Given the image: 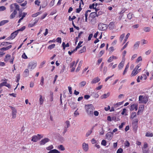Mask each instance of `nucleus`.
<instances>
[{
    "label": "nucleus",
    "mask_w": 153,
    "mask_h": 153,
    "mask_svg": "<svg viewBox=\"0 0 153 153\" xmlns=\"http://www.w3.org/2000/svg\"><path fill=\"white\" fill-rule=\"evenodd\" d=\"M58 148L61 150V151H64L65 150V148L62 145H60L58 146Z\"/></svg>",
    "instance_id": "nucleus-30"
},
{
    "label": "nucleus",
    "mask_w": 153,
    "mask_h": 153,
    "mask_svg": "<svg viewBox=\"0 0 153 153\" xmlns=\"http://www.w3.org/2000/svg\"><path fill=\"white\" fill-rule=\"evenodd\" d=\"M136 113L135 112H132L131 114V116L130 117V118L131 119H133L134 117H136Z\"/></svg>",
    "instance_id": "nucleus-28"
},
{
    "label": "nucleus",
    "mask_w": 153,
    "mask_h": 153,
    "mask_svg": "<svg viewBox=\"0 0 153 153\" xmlns=\"http://www.w3.org/2000/svg\"><path fill=\"white\" fill-rule=\"evenodd\" d=\"M83 43L82 41H80L78 43L77 46H76L77 47H78V48H79L82 46L81 45Z\"/></svg>",
    "instance_id": "nucleus-60"
},
{
    "label": "nucleus",
    "mask_w": 153,
    "mask_h": 153,
    "mask_svg": "<svg viewBox=\"0 0 153 153\" xmlns=\"http://www.w3.org/2000/svg\"><path fill=\"white\" fill-rule=\"evenodd\" d=\"M24 74L26 77L27 76L29 75V71L27 69H26L24 72Z\"/></svg>",
    "instance_id": "nucleus-22"
},
{
    "label": "nucleus",
    "mask_w": 153,
    "mask_h": 153,
    "mask_svg": "<svg viewBox=\"0 0 153 153\" xmlns=\"http://www.w3.org/2000/svg\"><path fill=\"white\" fill-rule=\"evenodd\" d=\"M138 121V119H135L133 120V124L135 125H137Z\"/></svg>",
    "instance_id": "nucleus-44"
},
{
    "label": "nucleus",
    "mask_w": 153,
    "mask_h": 153,
    "mask_svg": "<svg viewBox=\"0 0 153 153\" xmlns=\"http://www.w3.org/2000/svg\"><path fill=\"white\" fill-rule=\"evenodd\" d=\"M143 30L146 32H149L151 30V29L149 27H146L143 28Z\"/></svg>",
    "instance_id": "nucleus-27"
},
{
    "label": "nucleus",
    "mask_w": 153,
    "mask_h": 153,
    "mask_svg": "<svg viewBox=\"0 0 153 153\" xmlns=\"http://www.w3.org/2000/svg\"><path fill=\"white\" fill-rule=\"evenodd\" d=\"M86 51V48L85 46H84L79 51L80 53H82L83 52H84L85 51Z\"/></svg>",
    "instance_id": "nucleus-33"
},
{
    "label": "nucleus",
    "mask_w": 153,
    "mask_h": 153,
    "mask_svg": "<svg viewBox=\"0 0 153 153\" xmlns=\"http://www.w3.org/2000/svg\"><path fill=\"white\" fill-rule=\"evenodd\" d=\"M9 22L8 20H4L0 22V26H2Z\"/></svg>",
    "instance_id": "nucleus-21"
},
{
    "label": "nucleus",
    "mask_w": 153,
    "mask_h": 153,
    "mask_svg": "<svg viewBox=\"0 0 153 153\" xmlns=\"http://www.w3.org/2000/svg\"><path fill=\"white\" fill-rule=\"evenodd\" d=\"M90 97V96L88 95H85L84 96V98L86 100H88Z\"/></svg>",
    "instance_id": "nucleus-61"
},
{
    "label": "nucleus",
    "mask_w": 153,
    "mask_h": 153,
    "mask_svg": "<svg viewBox=\"0 0 153 153\" xmlns=\"http://www.w3.org/2000/svg\"><path fill=\"white\" fill-rule=\"evenodd\" d=\"M7 42H2L1 44V45H3V46H6L7 45Z\"/></svg>",
    "instance_id": "nucleus-57"
},
{
    "label": "nucleus",
    "mask_w": 153,
    "mask_h": 153,
    "mask_svg": "<svg viewBox=\"0 0 153 153\" xmlns=\"http://www.w3.org/2000/svg\"><path fill=\"white\" fill-rule=\"evenodd\" d=\"M125 36V33H123L120 36V42H122Z\"/></svg>",
    "instance_id": "nucleus-35"
},
{
    "label": "nucleus",
    "mask_w": 153,
    "mask_h": 153,
    "mask_svg": "<svg viewBox=\"0 0 153 153\" xmlns=\"http://www.w3.org/2000/svg\"><path fill=\"white\" fill-rule=\"evenodd\" d=\"M66 124V125L67 126L65 127V128H68L70 126V122L69 121H67L65 122Z\"/></svg>",
    "instance_id": "nucleus-45"
},
{
    "label": "nucleus",
    "mask_w": 153,
    "mask_h": 153,
    "mask_svg": "<svg viewBox=\"0 0 153 153\" xmlns=\"http://www.w3.org/2000/svg\"><path fill=\"white\" fill-rule=\"evenodd\" d=\"M133 14H131L130 13H128L127 15V17L128 18L130 19L132 18V15Z\"/></svg>",
    "instance_id": "nucleus-54"
},
{
    "label": "nucleus",
    "mask_w": 153,
    "mask_h": 153,
    "mask_svg": "<svg viewBox=\"0 0 153 153\" xmlns=\"http://www.w3.org/2000/svg\"><path fill=\"white\" fill-rule=\"evenodd\" d=\"M142 60V58L141 56H139L137 59L136 61V62L138 63L139 62L141 61Z\"/></svg>",
    "instance_id": "nucleus-48"
},
{
    "label": "nucleus",
    "mask_w": 153,
    "mask_h": 153,
    "mask_svg": "<svg viewBox=\"0 0 153 153\" xmlns=\"http://www.w3.org/2000/svg\"><path fill=\"white\" fill-rule=\"evenodd\" d=\"M62 46L63 47V49L65 50L66 47H69V45L68 43H67L66 44H65V43L64 42H63Z\"/></svg>",
    "instance_id": "nucleus-19"
},
{
    "label": "nucleus",
    "mask_w": 153,
    "mask_h": 153,
    "mask_svg": "<svg viewBox=\"0 0 153 153\" xmlns=\"http://www.w3.org/2000/svg\"><path fill=\"white\" fill-rule=\"evenodd\" d=\"M143 153H149V151L148 149H145L142 150Z\"/></svg>",
    "instance_id": "nucleus-64"
},
{
    "label": "nucleus",
    "mask_w": 153,
    "mask_h": 153,
    "mask_svg": "<svg viewBox=\"0 0 153 153\" xmlns=\"http://www.w3.org/2000/svg\"><path fill=\"white\" fill-rule=\"evenodd\" d=\"M82 10V8L81 7V2H80L79 3V8L76 9V13H79Z\"/></svg>",
    "instance_id": "nucleus-26"
},
{
    "label": "nucleus",
    "mask_w": 153,
    "mask_h": 153,
    "mask_svg": "<svg viewBox=\"0 0 153 153\" xmlns=\"http://www.w3.org/2000/svg\"><path fill=\"white\" fill-rule=\"evenodd\" d=\"M140 44V42H136L134 45V49H137L138 48L139 44Z\"/></svg>",
    "instance_id": "nucleus-20"
},
{
    "label": "nucleus",
    "mask_w": 153,
    "mask_h": 153,
    "mask_svg": "<svg viewBox=\"0 0 153 153\" xmlns=\"http://www.w3.org/2000/svg\"><path fill=\"white\" fill-rule=\"evenodd\" d=\"M47 15L48 14L47 13H45L41 17L40 19L42 20L43 19L46 17Z\"/></svg>",
    "instance_id": "nucleus-56"
},
{
    "label": "nucleus",
    "mask_w": 153,
    "mask_h": 153,
    "mask_svg": "<svg viewBox=\"0 0 153 153\" xmlns=\"http://www.w3.org/2000/svg\"><path fill=\"white\" fill-rule=\"evenodd\" d=\"M76 18V17L75 16H73L72 17V18H71V17L70 16H69V17L68 19L69 21H71V20H73L74 19Z\"/></svg>",
    "instance_id": "nucleus-55"
},
{
    "label": "nucleus",
    "mask_w": 153,
    "mask_h": 153,
    "mask_svg": "<svg viewBox=\"0 0 153 153\" xmlns=\"http://www.w3.org/2000/svg\"><path fill=\"white\" fill-rule=\"evenodd\" d=\"M10 12L13 11L10 16V18L13 19L15 17V15L17 14V10H19V6L17 3H15L11 4L10 6Z\"/></svg>",
    "instance_id": "nucleus-1"
},
{
    "label": "nucleus",
    "mask_w": 153,
    "mask_h": 153,
    "mask_svg": "<svg viewBox=\"0 0 153 153\" xmlns=\"http://www.w3.org/2000/svg\"><path fill=\"white\" fill-rule=\"evenodd\" d=\"M40 3V1H39L38 0H37L35 1V3L38 6H39V4Z\"/></svg>",
    "instance_id": "nucleus-63"
},
{
    "label": "nucleus",
    "mask_w": 153,
    "mask_h": 153,
    "mask_svg": "<svg viewBox=\"0 0 153 153\" xmlns=\"http://www.w3.org/2000/svg\"><path fill=\"white\" fill-rule=\"evenodd\" d=\"M113 136V132H108L106 134V139L108 140H110L112 138Z\"/></svg>",
    "instance_id": "nucleus-7"
},
{
    "label": "nucleus",
    "mask_w": 153,
    "mask_h": 153,
    "mask_svg": "<svg viewBox=\"0 0 153 153\" xmlns=\"http://www.w3.org/2000/svg\"><path fill=\"white\" fill-rule=\"evenodd\" d=\"M90 16L92 18H94L96 16H97V13L96 12H92L90 14Z\"/></svg>",
    "instance_id": "nucleus-17"
},
{
    "label": "nucleus",
    "mask_w": 153,
    "mask_h": 153,
    "mask_svg": "<svg viewBox=\"0 0 153 153\" xmlns=\"http://www.w3.org/2000/svg\"><path fill=\"white\" fill-rule=\"evenodd\" d=\"M6 9V7L4 6H1L0 7V11H1L5 10Z\"/></svg>",
    "instance_id": "nucleus-47"
},
{
    "label": "nucleus",
    "mask_w": 153,
    "mask_h": 153,
    "mask_svg": "<svg viewBox=\"0 0 153 153\" xmlns=\"http://www.w3.org/2000/svg\"><path fill=\"white\" fill-rule=\"evenodd\" d=\"M106 141L105 140H102L101 142V144L104 146H105L106 145Z\"/></svg>",
    "instance_id": "nucleus-49"
},
{
    "label": "nucleus",
    "mask_w": 153,
    "mask_h": 153,
    "mask_svg": "<svg viewBox=\"0 0 153 153\" xmlns=\"http://www.w3.org/2000/svg\"><path fill=\"white\" fill-rule=\"evenodd\" d=\"M86 83V82L85 81H83L81 82L79 84L81 87H82L84 86Z\"/></svg>",
    "instance_id": "nucleus-29"
},
{
    "label": "nucleus",
    "mask_w": 153,
    "mask_h": 153,
    "mask_svg": "<svg viewBox=\"0 0 153 153\" xmlns=\"http://www.w3.org/2000/svg\"><path fill=\"white\" fill-rule=\"evenodd\" d=\"M12 47V45H9V46H7L6 47H3V48H2L0 49V51H7V50H9V49H10V48Z\"/></svg>",
    "instance_id": "nucleus-15"
},
{
    "label": "nucleus",
    "mask_w": 153,
    "mask_h": 153,
    "mask_svg": "<svg viewBox=\"0 0 153 153\" xmlns=\"http://www.w3.org/2000/svg\"><path fill=\"white\" fill-rule=\"evenodd\" d=\"M110 94V93H109L107 94H104L103 95H102L101 97L102 99L106 98L109 96Z\"/></svg>",
    "instance_id": "nucleus-25"
},
{
    "label": "nucleus",
    "mask_w": 153,
    "mask_h": 153,
    "mask_svg": "<svg viewBox=\"0 0 153 153\" xmlns=\"http://www.w3.org/2000/svg\"><path fill=\"white\" fill-rule=\"evenodd\" d=\"M125 146L128 147L129 146L130 143L128 141H126L124 143Z\"/></svg>",
    "instance_id": "nucleus-40"
},
{
    "label": "nucleus",
    "mask_w": 153,
    "mask_h": 153,
    "mask_svg": "<svg viewBox=\"0 0 153 153\" xmlns=\"http://www.w3.org/2000/svg\"><path fill=\"white\" fill-rule=\"evenodd\" d=\"M100 80V79L98 77H96L93 79L91 81V83L92 84L96 83L98 82Z\"/></svg>",
    "instance_id": "nucleus-10"
},
{
    "label": "nucleus",
    "mask_w": 153,
    "mask_h": 153,
    "mask_svg": "<svg viewBox=\"0 0 153 153\" xmlns=\"http://www.w3.org/2000/svg\"><path fill=\"white\" fill-rule=\"evenodd\" d=\"M94 115L95 116H97L99 115V113L97 111H94V112H93Z\"/></svg>",
    "instance_id": "nucleus-62"
},
{
    "label": "nucleus",
    "mask_w": 153,
    "mask_h": 153,
    "mask_svg": "<svg viewBox=\"0 0 153 153\" xmlns=\"http://www.w3.org/2000/svg\"><path fill=\"white\" fill-rule=\"evenodd\" d=\"M144 107V105H142L140 107H139V108L138 111H139V112L142 111L143 110Z\"/></svg>",
    "instance_id": "nucleus-41"
},
{
    "label": "nucleus",
    "mask_w": 153,
    "mask_h": 153,
    "mask_svg": "<svg viewBox=\"0 0 153 153\" xmlns=\"http://www.w3.org/2000/svg\"><path fill=\"white\" fill-rule=\"evenodd\" d=\"M148 100V97L146 96L140 95L139 97V103L146 104Z\"/></svg>",
    "instance_id": "nucleus-3"
},
{
    "label": "nucleus",
    "mask_w": 153,
    "mask_h": 153,
    "mask_svg": "<svg viewBox=\"0 0 153 153\" xmlns=\"http://www.w3.org/2000/svg\"><path fill=\"white\" fill-rule=\"evenodd\" d=\"M18 33L17 31L16 30L11 34L10 36L11 37H12V39H14L15 37L17 35Z\"/></svg>",
    "instance_id": "nucleus-12"
},
{
    "label": "nucleus",
    "mask_w": 153,
    "mask_h": 153,
    "mask_svg": "<svg viewBox=\"0 0 153 153\" xmlns=\"http://www.w3.org/2000/svg\"><path fill=\"white\" fill-rule=\"evenodd\" d=\"M16 82L18 83L19 80L20 79V75L19 74H18L16 76Z\"/></svg>",
    "instance_id": "nucleus-37"
},
{
    "label": "nucleus",
    "mask_w": 153,
    "mask_h": 153,
    "mask_svg": "<svg viewBox=\"0 0 153 153\" xmlns=\"http://www.w3.org/2000/svg\"><path fill=\"white\" fill-rule=\"evenodd\" d=\"M11 57L10 55L9 54H7L6 56L5 57L4 59V61L5 62H7L8 60L10 59Z\"/></svg>",
    "instance_id": "nucleus-18"
},
{
    "label": "nucleus",
    "mask_w": 153,
    "mask_h": 153,
    "mask_svg": "<svg viewBox=\"0 0 153 153\" xmlns=\"http://www.w3.org/2000/svg\"><path fill=\"white\" fill-rule=\"evenodd\" d=\"M37 65V62L35 61H32L29 63L28 68L31 71L34 69Z\"/></svg>",
    "instance_id": "nucleus-4"
},
{
    "label": "nucleus",
    "mask_w": 153,
    "mask_h": 153,
    "mask_svg": "<svg viewBox=\"0 0 153 153\" xmlns=\"http://www.w3.org/2000/svg\"><path fill=\"white\" fill-rule=\"evenodd\" d=\"M22 57L24 59H27V56L26 55L25 53H24L22 55Z\"/></svg>",
    "instance_id": "nucleus-58"
},
{
    "label": "nucleus",
    "mask_w": 153,
    "mask_h": 153,
    "mask_svg": "<svg viewBox=\"0 0 153 153\" xmlns=\"http://www.w3.org/2000/svg\"><path fill=\"white\" fill-rule=\"evenodd\" d=\"M146 137H152L153 136V134L152 133L147 132L146 133Z\"/></svg>",
    "instance_id": "nucleus-32"
},
{
    "label": "nucleus",
    "mask_w": 153,
    "mask_h": 153,
    "mask_svg": "<svg viewBox=\"0 0 153 153\" xmlns=\"http://www.w3.org/2000/svg\"><path fill=\"white\" fill-rule=\"evenodd\" d=\"M7 80V79H5L4 80V81H4L1 83L2 86H6V84H7V82H6Z\"/></svg>",
    "instance_id": "nucleus-46"
},
{
    "label": "nucleus",
    "mask_w": 153,
    "mask_h": 153,
    "mask_svg": "<svg viewBox=\"0 0 153 153\" xmlns=\"http://www.w3.org/2000/svg\"><path fill=\"white\" fill-rule=\"evenodd\" d=\"M25 26H23L22 27L20 28V29L16 30V31H17V32L18 33L19 31H23L24 30L25 28Z\"/></svg>",
    "instance_id": "nucleus-39"
},
{
    "label": "nucleus",
    "mask_w": 153,
    "mask_h": 153,
    "mask_svg": "<svg viewBox=\"0 0 153 153\" xmlns=\"http://www.w3.org/2000/svg\"><path fill=\"white\" fill-rule=\"evenodd\" d=\"M55 46V44H53L51 45H50L48 47V48L49 49H51L54 48Z\"/></svg>",
    "instance_id": "nucleus-38"
},
{
    "label": "nucleus",
    "mask_w": 153,
    "mask_h": 153,
    "mask_svg": "<svg viewBox=\"0 0 153 153\" xmlns=\"http://www.w3.org/2000/svg\"><path fill=\"white\" fill-rule=\"evenodd\" d=\"M83 63V61L82 60L80 61L79 62L78 65V66L77 68H76V72L79 71L81 68V67L82 65V64Z\"/></svg>",
    "instance_id": "nucleus-13"
},
{
    "label": "nucleus",
    "mask_w": 153,
    "mask_h": 153,
    "mask_svg": "<svg viewBox=\"0 0 153 153\" xmlns=\"http://www.w3.org/2000/svg\"><path fill=\"white\" fill-rule=\"evenodd\" d=\"M95 4L94 3H93L92 4H90L89 5V8L90 9H94L95 8Z\"/></svg>",
    "instance_id": "nucleus-51"
},
{
    "label": "nucleus",
    "mask_w": 153,
    "mask_h": 153,
    "mask_svg": "<svg viewBox=\"0 0 153 153\" xmlns=\"http://www.w3.org/2000/svg\"><path fill=\"white\" fill-rule=\"evenodd\" d=\"M82 146L83 149L85 152H87L88 150V146L87 144H86L85 143H83Z\"/></svg>",
    "instance_id": "nucleus-11"
},
{
    "label": "nucleus",
    "mask_w": 153,
    "mask_h": 153,
    "mask_svg": "<svg viewBox=\"0 0 153 153\" xmlns=\"http://www.w3.org/2000/svg\"><path fill=\"white\" fill-rule=\"evenodd\" d=\"M44 100L42 98V95H40V98L39 99V102L40 105H42V104Z\"/></svg>",
    "instance_id": "nucleus-43"
},
{
    "label": "nucleus",
    "mask_w": 153,
    "mask_h": 153,
    "mask_svg": "<svg viewBox=\"0 0 153 153\" xmlns=\"http://www.w3.org/2000/svg\"><path fill=\"white\" fill-rule=\"evenodd\" d=\"M38 19H35L34 20V22L33 23H29L28 24V27H31L34 26L38 22Z\"/></svg>",
    "instance_id": "nucleus-9"
},
{
    "label": "nucleus",
    "mask_w": 153,
    "mask_h": 153,
    "mask_svg": "<svg viewBox=\"0 0 153 153\" xmlns=\"http://www.w3.org/2000/svg\"><path fill=\"white\" fill-rule=\"evenodd\" d=\"M136 70L134 69L132 72V73L131 74V75L133 76H135L136 75H137V73L136 72Z\"/></svg>",
    "instance_id": "nucleus-42"
},
{
    "label": "nucleus",
    "mask_w": 153,
    "mask_h": 153,
    "mask_svg": "<svg viewBox=\"0 0 153 153\" xmlns=\"http://www.w3.org/2000/svg\"><path fill=\"white\" fill-rule=\"evenodd\" d=\"M92 131L91 130L89 131L86 133V136L88 137L92 133Z\"/></svg>",
    "instance_id": "nucleus-53"
},
{
    "label": "nucleus",
    "mask_w": 153,
    "mask_h": 153,
    "mask_svg": "<svg viewBox=\"0 0 153 153\" xmlns=\"http://www.w3.org/2000/svg\"><path fill=\"white\" fill-rule=\"evenodd\" d=\"M129 35H130V33H128L126 35L124 41V42L123 44L125 43L126 42V41H127V39L129 37Z\"/></svg>",
    "instance_id": "nucleus-34"
},
{
    "label": "nucleus",
    "mask_w": 153,
    "mask_h": 153,
    "mask_svg": "<svg viewBox=\"0 0 153 153\" xmlns=\"http://www.w3.org/2000/svg\"><path fill=\"white\" fill-rule=\"evenodd\" d=\"M45 61H43L40 64V68H41L43 66V65L46 62Z\"/></svg>",
    "instance_id": "nucleus-59"
},
{
    "label": "nucleus",
    "mask_w": 153,
    "mask_h": 153,
    "mask_svg": "<svg viewBox=\"0 0 153 153\" xmlns=\"http://www.w3.org/2000/svg\"><path fill=\"white\" fill-rule=\"evenodd\" d=\"M9 107L12 109V118L14 119L16 117L17 110L15 108L12 106H10Z\"/></svg>",
    "instance_id": "nucleus-6"
},
{
    "label": "nucleus",
    "mask_w": 153,
    "mask_h": 153,
    "mask_svg": "<svg viewBox=\"0 0 153 153\" xmlns=\"http://www.w3.org/2000/svg\"><path fill=\"white\" fill-rule=\"evenodd\" d=\"M48 153H61L60 152H59L58 150L56 149H54L53 150H51L49 151Z\"/></svg>",
    "instance_id": "nucleus-16"
},
{
    "label": "nucleus",
    "mask_w": 153,
    "mask_h": 153,
    "mask_svg": "<svg viewBox=\"0 0 153 153\" xmlns=\"http://www.w3.org/2000/svg\"><path fill=\"white\" fill-rule=\"evenodd\" d=\"M124 62H121L119 65L118 67L119 69H121L124 66Z\"/></svg>",
    "instance_id": "nucleus-24"
},
{
    "label": "nucleus",
    "mask_w": 153,
    "mask_h": 153,
    "mask_svg": "<svg viewBox=\"0 0 153 153\" xmlns=\"http://www.w3.org/2000/svg\"><path fill=\"white\" fill-rule=\"evenodd\" d=\"M99 29L101 30L104 31L106 30L107 28V26L106 24L100 23L98 25Z\"/></svg>",
    "instance_id": "nucleus-5"
},
{
    "label": "nucleus",
    "mask_w": 153,
    "mask_h": 153,
    "mask_svg": "<svg viewBox=\"0 0 153 153\" xmlns=\"http://www.w3.org/2000/svg\"><path fill=\"white\" fill-rule=\"evenodd\" d=\"M114 23L113 22H111L108 25L109 28L111 30L113 29L114 28Z\"/></svg>",
    "instance_id": "nucleus-23"
},
{
    "label": "nucleus",
    "mask_w": 153,
    "mask_h": 153,
    "mask_svg": "<svg viewBox=\"0 0 153 153\" xmlns=\"http://www.w3.org/2000/svg\"><path fill=\"white\" fill-rule=\"evenodd\" d=\"M85 108L87 115L90 117H93V111L95 110L94 106L92 104L85 105Z\"/></svg>",
    "instance_id": "nucleus-2"
},
{
    "label": "nucleus",
    "mask_w": 153,
    "mask_h": 153,
    "mask_svg": "<svg viewBox=\"0 0 153 153\" xmlns=\"http://www.w3.org/2000/svg\"><path fill=\"white\" fill-rule=\"evenodd\" d=\"M148 146V145L146 143H145L144 144L143 146L142 147V150H145L146 149V148Z\"/></svg>",
    "instance_id": "nucleus-31"
},
{
    "label": "nucleus",
    "mask_w": 153,
    "mask_h": 153,
    "mask_svg": "<svg viewBox=\"0 0 153 153\" xmlns=\"http://www.w3.org/2000/svg\"><path fill=\"white\" fill-rule=\"evenodd\" d=\"M50 140L47 138L42 139L39 142L40 145H44L47 142H49Z\"/></svg>",
    "instance_id": "nucleus-8"
},
{
    "label": "nucleus",
    "mask_w": 153,
    "mask_h": 153,
    "mask_svg": "<svg viewBox=\"0 0 153 153\" xmlns=\"http://www.w3.org/2000/svg\"><path fill=\"white\" fill-rule=\"evenodd\" d=\"M136 104H133L131 106L130 108V110L131 111H133L134 109V107L135 106Z\"/></svg>",
    "instance_id": "nucleus-36"
},
{
    "label": "nucleus",
    "mask_w": 153,
    "mask_h": 153,
    "mask_svg": "<svg viewBox=\"0 0 153 153\" xmlns=\"http://www.w3.org/2000/svg\"><path fill=\"white\" fill-rule=\"evenodd\" d=\"M53 146L52 145H51L48 147H47L46 148V149L48 150L51 151V150L52 149H53Z\"/></svg>",
    "instance_id": "nucleus-50"
},
{
    "label": "nucleus",
    "mask_w": 153,
    "mask_h": 153,
    "mask_svg": "<svg viewBox=\"0 0 153 153\" xmlns=\"http://www.w3.org/2000/svg\"><path fill=\"white\" fill-rule=\"evenodd\" d=\"M38 140L39 137L36 135H34L32 137L31 140L34 142H36Z\"/></svg>",
    "instance_id": "nucleus-14"
},
{
    "label": "nucleus",
    "mask_w": 153,
    "mask_h": 153,
    "mask_svg": "<svg viewBox=\"0 0 153 153\" xmlns=\"http://www.w3.org/2000/svg\"><path fill=\"white\" fill-rule=\"evenodd\" d=\"M123 150L121 148L118 149L117 152V153H122L123 152Z\"/></svg>",
    "instance_id": "nucleus-52"
}]
</instances>
